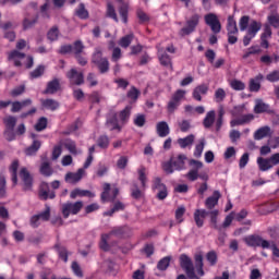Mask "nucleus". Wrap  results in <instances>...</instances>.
<instances>
[{
    "mask_svg": "<svg viewBox=\"0 0 279 279\" xmlns=\"http://www.w3.org/2000/svg\"><path fill=\"white\" fill-rule=\"evenodd\" d=\"M38 19H39L38 14H36L33 20H29V17H24L22 23L24 32H27V29H32V27H34V25L38 23Z\"/></svg>",
    "mask_w": 279,
    "mask_h": 279,
    "instance_id": "4c0bfd02",
    "label": "nucleus"
},
{
    "mask_svg": "<svg viewBox=\"0 0 279 279\" xmlns=\"http://www.w3.org/2000/svg\"><path fill=\"white\" fill-rule=\"evenodd\" d=\"M178 125L181 132H189L191 130V121L189 120H183L181 122H178Z\"/></svg>",
    "mask_w": 279,
    "mask_h": 279,
    "instance_id": "774afa93",
    "label": "nucleus"
},
{
    "mask_svg": "<svg viewBox=\"0 0 279 279\" xmlns=\"http://www.w3.org/2000/svg\"><path fill=\"white\" fill-rule=\"evenodd\" d=\"M58 36H60V31L58 29L57 26L50 28L49 32L47 33V38L51 43H54V40H58Z\"/></svg>",
    "mask_w": 279,
    "mask_h": 279,
    "instance_id": "8fccbe9b",
    "label": "nucleus"
},
{
    "mask_svg": "<svg viewBox=\"0 0 279 279\" xmlns=\"http://www.w3.org/2000/svg\"><path fill=\"white\" fill-rule=\"evenodd\" d=\"M209 217H210L211 228H214V230H219V226L217 225V217H219V209L210 210Z\"/></svg>",
    "mask_w": 279,
    "mask_h": 279,
    "instance_id": "37998d69",
    "label": "nucleus"
},
{
    "mask_svg": "<svg viewBox=\"0 0 279 279\" xmlns=\"http://www.w3.org/2000/svg\"><path fill=\"white\" fill-rule=\"evenodd\" d=\"M239 25H240V31L245 32V29L250 27V15L242 16L240 19Z\"/></svg>",
    "mask_w": 279,
    "mask_h": 279,
    "instance_id": "6e6d98bb",
    "label": "nucleus"
},
{
    "mask_svg": "<svg viewBox=\"0 0 279 279\" xmlns=\"http://www.w3.org/2000/svg\"><path fill=\"white\" fill-rule=\"evenodd\" d=\"M204 147H206V140L202 138L199 141V144L196 145L194 150V157L195 158H202V154L204 153Z\"/></svg>",
    "mask_w": 279,
    "mask_h": 279,
    "instance_id": "de8ad7c7",
    "label": "nucleus"
},
{
    "mask_svg": "<svg viewBox=\"0 0 279 279\" xmlns=\"http://www.w3.org/2000/svg\"><path fill=\"white\" fill-rule=\"evenodd\" d=\"M45 65H38L35 70L29 72V78L31 80H38V77H43L45 75Z\"/></svg>",
    "mask_w": 279,
    "mask_h": 279,
    "instance_id": "a19ab883",
    "label": "nucleus"
},
{
    "mask_svg": "<svg viewBox=\"0 0 279 279\" xmlns=\"http://www.w3.org/2000/svg\"><path fill=\"white\" fill-rule=\"evenodd\" d=\"M269 132H271V128H269V126L259 128L254 133L255 141H263V138H266V136H269Z\"/></svg>",
    "mask_w": 279,
    "mask_h": 279,
    "instance_id": "2f4dec72",
    "label": "nucleus"
},
{
    "mask_svg": "<svg viewBox=\"0 0 279 279\" xmlns=\"http://www.w3.org/2000/svg\"><path fill=\"white\" fill-rule=\"evenodd\" d=\"M10 172H11V180L13 182V186H16L19 184V160H14L10 166Z\"/></svg>",
    "mask_w": 279,
    "mask_h": 279,
    "instance_id": "c85d7f7f",
    "label": "nucleus"
},
{
    "mask_svg": "<svg viewBox=\"0 0 279 279\" xmlns=\"http://www.w3.org/2000/svg\"><path fill=\"white\" fill-rule=\"evenodd\" d=\"M83 175H84V168H80L77 172H68L65 174V182H69V184H77V182L82 180Z\"/></svg>",
    "mask_w": 279,
    "mask_h": 279,
    "instance_id": "6ab92c4d",
    "label": "nucleus"
},
{
    "mask_svg": "<svg viewBox=\"0 0 279 279\" xmlns=\"http://www.w3.org/2000/svg\"><path fill=\"white\" fill-rule=\"evenodd\" d=\"M268 23L275 27L276 29H278L279 27V14H274V15H269L268 16Z\"/></svg>",
    "mask_w": 279,
    "mask_h": 279,
    "instance_id": "338daca9",
    "label": "nucleus"
},
{
    "mask_svg": "<svg viewBox=\"0 0 279 279\" xmlns=\"http://www.w3.org/2000/svg\"><path fill=\"white\" fill-rule=\"evenodd\" d=\"M107 16L116 21V23H119V17L117 16V10H114V5H112V3L110 2L107 4Z\"/></svg>",
    "mask_w": 279,
    "mask_h": 279,
    "instance_id": "49530a36",
    "label": "nucleus"
},
{
    "mask_svg": "<svg viewBox=\"0 0 279 279\" xmlns=\"http://www.w3.org/2000/svg\"><path fill=\"white\" fill-rule=\"evenodd\" d=\"M179 263H180V267L181 269H183V271H185L187 278L193 279V278H197V275L203 277L205 276V271H204V255L203 254H196L194 256V263L193 264V259H191V257H189V255L186 254H181L180 258H179ZM196 270V274H195Z\"/></svg>",
    "mask_w": 279,
    "mask_h": 279,
    "instance_id": "f257e3e1",
    "label": "nucleus"
},
{
    "mask_svg": "<svg viewBox=\"0 0 279 279\" xmlns=\"http://www.w3.org/2000/svg\"><path fill=\"white\" fill-rule=\"evenodd\" d=\"M227 34H239V27L236 26V20L233 15H230L227 20Z\"/></svg>",
    "mask_w": 279,
    "mask_h": 279,
    "instance_id": "c756f323",
    "label": "nucleus"
},
{
    "mask_svg": "<svg viewBox=\"0 0 279 279\" xmlns=\"http://www.w3.org/2000/svg\"><path fill=\"white\" fill-rule=\"evenodd\" d=\"M108 239H110V236L108 234H102L101 241H100V250H102L104 252L110 251V245L108 244Z\"/></svg>",
    "mask_w": 279,
    "mask_h": 279,
    "instance_id": "bf43d9fd",
    "label": "nucleus"
},
{
    "mask_svg": "<svg viewBox=\"0 0 279 279\" xmlns=\"http://www.w3.org/2000/svg\"><path fill=\"white\" fill-rule=\"evenodd\" d=\"M267 82H279V70H274L269 74L266 75Z\"/></svg>",
    "mask_w": 279,
    "mask_h": 279,
    "instance_id": "69168bd1",
    "label": "nucleus"
},
{
    "mask_svg": "<svg viewBox=\"0 0 279 279\" xmlns=\"http://www.w3.org/2000/svg\"><path fill=\"white\" fill-rule=\"evenodd\" d=\"M41 106L46 110H51V112H56V110L60 108V102L53 98H47V99H41Z\"/></svg>",
    "mask_w": 279,
    "mask_h": 279,
    "instance_id": "412c9836",
    "label": "nucleus"
},
{
    "mask_svg": "<svg viewBox=\"0 0 279 279\" xmlns=\"http://www.w3.org/2000/svg\"><path fill=\"white\" fill-rule=\"evenodd\" d=\"M134 40V34H129L120 38L118 45L122 47V49H128L132 41Z\"/></svg>",
    "mask_w": 279,
    "mask_h": 279,
    "instance_id": "e433bc0d",
    "label": "nucleus"
},
{
    "mask_svg": "<svg viewBox=\"0 0 279 279\" xmlns=\"http://www.w3.org/2000/svg\"><path fill=\"white\" fill-rule=\"evenodd\" d=\"M25 56L26 54L24 52H21L19 50H12L9 53L8 60H13L14 66H22L23 63L19 60H23V58H25Z\"/></svg>",
    "mask_w": 279,
    "mask_h": 279,
    "instance_id": "4be33fe9",
    "label": "nucleus"
},
{
    "mask_svg": "<svg viewBox=\"0 0 279 279\" xmlns=\"http://www.w3.org/2000/svg\"><path fill=\"white\" fill-rule=\"evenodd\" d=\"M20 178L22 180V191L25 193L34 191V177L29 173L27 168H22L20 170Z\"/></svg>",
    "mask_w": 279,
    "mask_h": 279,
    "instance_id": "0eeeda50",
    "label": "nucleus"
},
{
    "mask_svg": "<svg viewBox=\"0 0 279 279\" xmlns=\"http://www.w3.org/2000/svg\"><path fill=\"white\" fill-rule=\"evenodd\" d=\"M262 28H263V23L256 20H253L247 28V34L256 38V35L258 34V32H260Z\"/></svg>",
    "mask_w": 279,
    "mask_h": 279,
    "instance_id": "cd10ccee",
    "label": "nucleus"
},
{
    "mask_svg": "<svg viewBox=\"0 0 279 279\" xmlns=\"http://www.w3.org/2000/svg\"><path fill=\"white\" fill-rule=\"evenodd\" d=\"M197 25H199V14H194L186 21V26L180 29V36L184 37L193 34Z\"/></svg>",
    "mask_w": 279,
    "mask_h": 279,
    "instance_id": "6e6552de",
    "label": "nucleus"
},
{
    "mask_svg": "<svg viewBox=\"0 0 279 279\" xmlns=\"http://www.w3.org/2000/svg\"><path fill=\"white\" fill-rule=\"evenodd\" d=\"M35 130L36 132H43V130H47V118L41 117L35 124Z\"/></svg>",
    "mask_w": 279,
    "mask_h": 279,
    "instance_id": "5fc2aeb1",
    "label": "nucleus"
},
{
    "mask_svg": "<svg viewBox=\"0 0 279 279\" xmlns=\"http://www.w3.org/2000/svg\"><path fill=\"white\" fill-rule=\"evenodd\" d=\"M193 143H195V135L193 134L178 140V144L180 145L181 149H186V147H190V145H193Z\"/></svg>",
    "mask_w": 279,
    "mask_h": 279,
    "instance_id": "7c9ffc66",
    "label": "nucleus"
},
{
    "mask_svg": "<svg viewBox=\"0 0 279 279\" xmlns=\"http://www.w3.org/2000/svg\"><path fill=\"white\" fill-rule=\"evenodd\" d=\"M106 128L110 130V132H113V130H118V132H121V126L119 125V118H117V113H110L106 121Z\"/></svg>",
    "mask_w": 279,
    "mask_h": 279,
    "instance_id": "f3484780",
    "label": "nucleus"
},
{
    "mask_svg": "<svg viewBox=\"0 0 279 279\" xmlns=\"http://www.w3.org/2000/svg\"><path fill=\"white\" fill-rule=\"evenodd\" d=\"M41 160L43 162L39 168L41 175L45 178H51V175H53V168H51V162L47 160V155H43Z\"/></svg>",
    "mask_w": 279,
    "mask_h": 279,
    "instance_id": "ddd939ff",
    "label": "nucleus"
},
{
    "mask_svg": "<svg viewBox=\"0 0 279 279\" xmlns=\"http://www.w3.org/2000/svg\"><path fill=\"white\" fill-rule=\"evenodd\" d=\"M96 143L100 149H108L110 147V137L108 135H100Z\"/></svg>",
    "mask_w": 279,
    "mask_h": 279,
    "instance_id": "58836bf2",
    "label": "nucleus"
},
{
    "mask_svg": "<svg viewBox=\"0 0 279 279\" xmlns=\"http://www.w3.org/2000/svg\"><path fill=\"white\" fill-rule=\"evenodd\" d=\"M145 167H142L137 170V173H138V180L142 184V187L146 189L147 186V174H145Z\"/></svg>",
    "mask_w": 279,
    "mask_h": 279,
    "instance_id": "603ef678",
    "label": "nucleus"
},
{
    "mask_svg": "<svg viewBox=\"0 0 279 279\" xmlns=\"http://www.w3.org/2000/svg\"><path fill=\"white\" fill-rule=\"evenodd\" d=\"M19 119H16V117L14 116H9L5 117L3 119V123H4V138L11 143V141H16V135L17 136H23V134H25V132H27V129L25 128L24 123H21L17 128H16V123H17ZM16 128V130H14Z\"/></svg>",
    "mask_w": 279,
    "mask_h": 279,
    "instance_id": "f03ea898",
    "label": "nucleus"
},
{
    "mask_svg": "<svg viewBox=\"0 0 279 279\" xmlns=\"http://www.w3.org/2000/svg\"><path fill=\"white\" fill-rule=\"evenodd\" d=\"M206 260L209 263L210 267H215L217 265V262L219 260V257L217 256V252L209 251L206 256Z\"/></svg>",
    "mask_w": 279,
    "mask_h": 279,
    "instance_id": "79ce46f5",
    "label": "nucleus"
},
{
    "mask_svg": "<svg viewBox=\"0 0 279 279\" xmlns=\"http://www.w3.org/2000/svg\"><path fill=\"white\" fill-rule=\"evenodd\" d=\"M215 117H216L215 110L207 112L206 117L203 120V125L204 128H206V130L213 128L215 123Z\"/></svg>",
    "mask_w": 279,
    "mask_h": 279,
    "instance_id": "72a5a7b5",
    "label": "nucleus"
},
{
    "mask_svg": "<svg viewBox=\"0 0 279 279\" xmlns=\"http://www.w3.org/2000/svg\"><path fill=\"white\" fill-rule=\"evenodd\" d=\"M65 76L72 86H82V84H84V73L77 72L75 68L66 72Z\"/></svg>",
    "mask_w": 279,
    "mask_h": 279,
    "instance_id": "1a4fd4ad",
    "label": "nucleus"
},
{
    "mask_svg": "<svg viewBox=\"0 0 279 279\" xmlns=\"http://www.w3.org/2000/svg\"><path fill=\"white\" fill-rule=\"evenodd\" d=\"M41 221H49L51 219V208L49 206H46V210L41 211L37 215Z\"/></svg>",
    "mask_w": 279,
    "mask_h": 279,
    "instance_id": "13d9d810",
    "label": "nucleus"
},
{
    "mask_svg": "<svg viewBox=\"0 0 279 279\" xmlns=\"http://www.w3.org/2000/svg\"><path fill=\"white\" fill-rule=\"evenodd\" d=\"M88 99L90 104H101V99H104V97L101 96V93L95 90L88 95Z\"/></svg>",
    "mask_w": 279,
    "mask_h": 279,
    "instance_id": "864d4df0",
    "label": "nucleus"
},
{
    "mask_svg": "<svg viewBox=\"0 0 279 279\" xmlns=\"http://www.w3.org/2000/svg\"><path fill=\"white\" fill-rule=\"evenodd\" d=\"M167 189V185L162 183V179L160 177H157L153 181V191H165Z\"/></svg>",
    "mask_w": 279,
    "mask_h": 279,
    "instance_id": "a18cd8bd",
    "label": "nucleus"
},
{
    "mask_svg": "<svg viewBox=\"0 0 279 279\" xmlns=\"http://www.w3.org/2000/svg\"><path fill=\"white\" fill-rule=\"evenodd\" d=\"M130 114H132V107L126 106L122 111H120V121H122V123H126L128 119H130Z\"/></svg>",
    "mask_w": 279,
    "mask_h": 279,
    "instance_id": "3c124183",
    "label": "nucleus"
},
{
    "mask_svg": "<svg viewBox=\"0 0 279 279\" xmlns=\"http://www.w3.org/2000/svg\"><path fill=\"white\" fill-rule=\"evenodd\" d=\"M263 77V74H258L256 77L250 80L248 88L251 93H258L260 90V81Z\"/></svg>",
    "mask_w": 279,
    "mask_h": 279,
    "instance_id": "a878e982",
    "label": "nucleus"
},
{
    "mask_svg": "<svg viewBox=\"0 0 279 279\" xmlns=\"http://www.w3.org/2000/svg\"><path fill=\"white\" fill-rule=\"evenodd\" d=\"M169 265H171V256H166L158 262L157 269H159V271H167Z\"/></svg>",
    "mask_w": 279,
    "mask_h": 279,
    "instance_id": "ea45409f",
    "label": "nucleus"
},
{
    "mask_svg": "<svg viewBox=\"0 0 279 279\" xmlns=\"http://www.w3.org/2000/svg\"><path fill=\"white\" fill-rule=\"evenodd\" d=\"M126 232L128 227H116L108 233V235L116 236L117 239H123Z\"/></svg>",
    "mask_w": 279,
    "mask_h": 279,
    "instance_id": "473e14b6",
    "label": "nucleus"
},
{
    "mask_svg": "<svg viewBox=\"0 0 279 279\" xmlns=\"http://www.w3.org/2000/svg\"><path fill=\"white\" fill-rule=\"evenodd\" d=\"M92 63L97 66L99 73L105 74L110 71V61L108 58L104 57V52L101 50L96 49L92 56Z\"/></svg>",
    "mask_w": 279,
    "mask_h": 279,
    "instance_id": "20e7f679",
    "label": "nucleus"
},
{
    "mask_svg": "<svg viewBox=\"0 0 279 279\" xmlns=\"http://www.w3.org/2000/svg\"><path fill=\"white\" fill-rule=\"evenodd\" d=\"M131 196L133 197V199H141V197H143V191H141V189H138L137 183L132 184Z\"/></svg>",
    "mask_w": 279,
    "mask_h": 279,
    "instance_id": "09e8293b",
    "label": "nucleus"
},
{
    "mask_svg": "<svg viewBox=\"0 0 279 279\" xmlns=\"http://www.w3.org/2000/svg\"><path fill=\"white\" fill-rule=\"evenodd\" d=\"M136 16L141 23V25H145V23H149V21H150L149 15H147V13H145V11H143L142 9H138L136 11Z\"/></svg>",
    "mask_w": 279,
    "mask_h": 279,
    "instance_id": "c03bdc74",
    "label": "nucleus"
},
{
    "mask_svg": "<svg viewBox=\"0 0 279 279\" xmlns=\"http://www.w3.org/2000/svg\"><path fill=\"white\" fill-rule=\"evenodd\" d=\"M215 99L217 104H221V101H223V99H226V90L223 88H218L215 92Z\"/></svg>",
    "mask_w": 279,
    "mask_h": 279,
    "instance_id": "e2e57ef3",
    "label": "nucleus"
},
{
    "mask_svg": "<svg viewBox=\"0 0 279 279\" xmlns=\"http://www.w3.org/2000/svg\"><path fill=\"white\" fill-rule=\"evenodd\" d=\"M208 85L207 84H201L196 86L192 93L193 99L196 101H202V95H207L208 94Z\"/></svg>",
    "mask_w": 279,
    "mask_h": 279,
    "instance_id": "aec40b11",
    "label": "nucleus"
},
{
    "mask_svg": "<svg viewBox=\"0 0 279 279\" xmlns=\"http://www.w3.org/2000/svg\"><path fill=\"white\" fill-rule=\"evenodd\" d=\"M157 134L160 136V138H165L166 136H169L170 129L169 124L165 121L158 122L156 125Z\"/></svg>",
    "mask_w": 279,
    "mask_h": 279,
    "instance_id": "b1692460",
    "label": "nucleus"
},
{
    "mask_svg": "<svg viewBox=\"0 0 279 279\" xmlns=\"http://www.w3.org/2000/svg\"><path fill=\"white\" fill-rule=\"evenodd\" d=\"M141 95V92L136 88V87H132L128 94H126V97L129 99H132L133 101H136V99H138V96Z\"/></svg>",
    "mask_w": 279,
    "mask_h": 279,
    "instance_id": "052dcab7",
    "label": "nucleus"
},
{
    "mask_svg": "<svg viewBox=\"0 0 279 279\" xmlns=\"http://www.w3.org/2000/svg\"><path fill=\"white\" fill-rule=\"evenodd\" d=\"M210 215V209H196L194 211V221L197 226V228H203L204 227V219Z\"/></svg>",
    "mask_w": 279,
    "mask_h": 279,
    "instance_id": "2eb2a0df",
    "label": "nucleus"
},
{
    "mask_svg": "<svg viewBox=\"0 0 279 279\" xmlns=\"http://www.w3.org/2000/svg\"><path fill=\"white\" fill-rule=\"evenodd\" d=\"M82 208H84V202L82 201L75 203L68 202L62 205L61 213L64 219H69L70 215H78Z\"/></svg>",
    "mask_w": 279,
    "mask_h": 279,
    "instance_id": "39448f33",
    "label": "nucleus"
},
{
    "mask_svg": "<svg viewBox=\"0 0 279 279\" xmlns=\"http://www.w3.org/2000/svg\"><path fill=\"white\" fill-rule=\"evenodd\" d=\"M56 250L60 260H63L64 263H69V256H71V252L66 248V246L62 245V243L57 242L53 246Z\"/></svg>",
    "mask_w": 279,
    "mask_h": 279,
    "instance_id": "4468645a",
    "label": "nucleus"
},
{
    "mask_svg": "<svg viewBox=\"0 0 279 279\" xmlns=\"http://www.w3.org/2000/svg\"><path fill=\"white\" fill-rule=\"evenodd\" d=\"M186 155H179L177 157H171L169 161L163 163V171L171 174L173 171H184L186 169Z\"/></svg>",
    "mask_w": 279,
    "mask_h": 279,
    "instance_id": "7ed1b4c3",
    "label": "nucleus"
},
{
    "mask_svg": "<svg viewBox=\"0 0 279 279\" xmlns=\"http://www.w3.org/2000/svg\"><path fill=\"white\" fill-rule=\"evenodd\" d=\"M230 86L233 90H245V83L239 80L231 81Z\"/></svg>",
    "mask_w": 279,
    "mask_h": 279,
    "instance_id": "4d7b16f0",
    "label": "nucleus"
},
{
    "mask_svg": "<svg viewBox=\"0 0 279 279\" xmlns=\"http://www.w3.org/2000/svg\"><path fill=\"white\" fill-rule=\"evenodd\" d=\"M257 165L259 167V171H269V169L274 168V165L269 162L268 158H257Z\"/></svg>",
    "mask_w": 279,
    "mask_h": 279,
    "instance_id": "f704fd0d",
    "label": "nucleus"
},
{
    "mask_svg": "<svg viewBox=\"0 0 279 279\" xmlns=\"http://www.w3.org/2000/svg\"><path fill=\"white\" fill-rule=\"evenodd\" d=\"M76 16H78V19H86L88 16V11H86L84 3L78 5V9L76 10Z\"/></svg>",
    "mask_w": 279,
    "mask_h": 279,
    "instance_id": "0e129e2a",
    "label": "nucleus"
},
{
    "mask_svg": "<svg viewBox=\"0 0 279 279\" xmlns=\"http://www.w3.org/2000/svg\"><path fill=\"white\" fill-rule=\"evenodd\" d=\"M120 4V7L118 8V12L123 21V23H128V14L130 12V5L124 2L123 0H118Z\"/></svg>",
    "mask_w": 279,
    "mask_h": 279,
    "instance_id": "393cba45",
    "label": "nucleus"
},
{
    "mask_svg": "<svg viewBox=\"0 0 279 279\" xmlns=\"http://www.w3.org/2000/svg\"><path fill=\"white\" fill-rule=\"evenodd\" d=\"M205 23L208 25L214 34H219L221 32V22L217 14L209 13L205 15Z\"/></svg>",
    "mask_w": 279,
    "mask_h": 279,
    "instance_id": "9d476101",
    "label": "nucleus"
},
{
    "mask_svg": "<svg viewBox=\"0 0 279 279\" xmlns=\"http://www.w3.org/2000/svg\"><path fill=\"white\" fill-rule=\"evenodd\" d=\"M71 199H77V197H95L92 191L75 189L70 193Z\"/></svg>",
    "mask_w": 279,
    "mask_h": 279,
    "instance_id": "5701e85b",
    "label": "nucleus"
},
{
    "mask_svg": "<svg viewBox=\"0 0 279 279\" xmlns=\"http://www.w3.org/2000/svg\"><path fill=\"white\" fill-rule=\"evenodd\" d=\"M25 93V85H20L17 87H14L11 92L10 95L11 97H21Z\"/></svg>",
    "mask_w": 279,
    "mask_h": 279,
    "instance_id": "680f3d73",
    "label": "nucleus"
},
{
    "mask_svg": "<svg viewBox=\"0 0 279 279\" xmlns=\"http://www.w3.org/2000/svg\"><path fill=\"white\" fill-rule=\"evenodd\" d=\"M255 114H274V109H271V106L269 104L263 101V99L255 100V107H254Z\"/></svg>",
    "mask_w": 279,
    "mask_h": 279,
    "instance_id": "f8f14e48",
    "label": "nucleus"
},
{
    "mask_svg": "<svg viewBox=\"0 0 279 279\" xmlns=\"http://www.w3.org/2000/svg\"><path fill=\"white\" fill-rule=\"evenodd\" d=\"M40 147H43V143L38 140H34L32 145L25 149L26 156H36V154H38V149H40Z\"/></svg>",
    "mask_w": 279,
    "mask_h": 279,
    "instance_id": "bb28decb",
    "label": "nucleus"
},
{
    "mask_svg": "<svg viewBox=\"0 0 279 279\" xmlns=\"http://www.w3.org/2000/svg\"><path fill=\"white\" fill-rule=\"evenodd\" d=\"M84 49H86V47L82 40H76L72 45V53H74V57L83 54Z\"/></svg>",
    "mask_w": 279,
    "mask_h": 279,
    "instance_id": "c9c22d12",
    "label": "nucleus"
},
{
    "mask_svg": "<svg viewBox=\"0 0 279 279\" xmlns=\"http://www.w3.org/2000/svg\"><path fill=\"white\" fill-rule=\"evenodd\" d=\"M244 243H246L248 247H263V250H269L271 247L269 241L264 240L260 235L256 234L245 236Z\"/></svg>",
    "mask_w": 279,
    "mask_h": 279,
    "instance_id": "423d86ee",
    "label": "nucleus"
},
{
    "mask_svg": "<svg viewBox=\"0 0 279 279\" xmlns=\"http://www.w3.org/2000/svg\"><path fill=\"white\" fill-rule=\"evenodd\" d=\"M60 88V78H53L52 81L47 83L46 89L44 90V95H56V93H58Z\"/></svg>",
    "mask_w": 279,
    "mask_h": 279,
    "instance_id": "a211bd4d",
    "label": "nucleus"
},
{
    "mask_svg": "<svg viewBox=\"0 0 279 279\" xmlns=\"http://www.w3.org/2000/svg\"><path fill=\"white\" fill-rule=\"evenodd\" d=\"M219 199H221V193L216 190L214 191L213 195L207 197L205 201L207 210H214L213 208L219 204Z\"/></svg>",
    "mask_w": 279,
    "mask_h": 279,
    "instance_id": "dca6fc26",
    "label": "nucleus"
},
{
    "mask_svg": "<svg viewBox=\"0 0 279 279\" xmlns=\"http://www.w3.org/2000/svg\"><path fill=\"white\" fill-rule=\"evenodd\" d=\"M39 199L47 202V199H56V192L51 191L49 183L43 182L38 192Z\"/></svg>",
    "mask_w": 279,
    "mask_h": 279,
    "instance_id": "9b49d317",
    "label": "nucleus"
}]
</instances>
